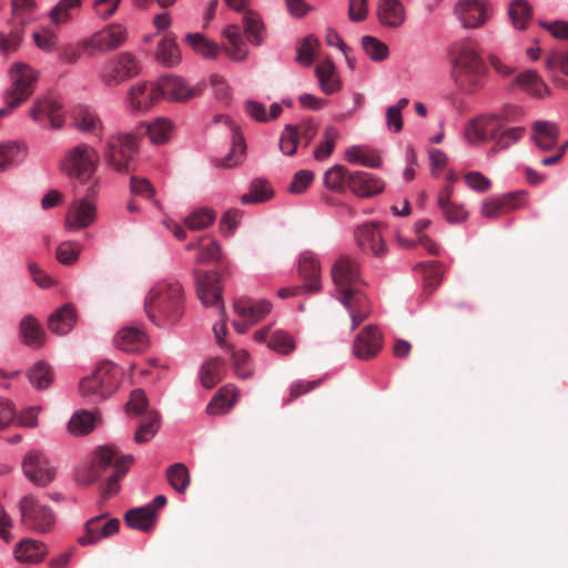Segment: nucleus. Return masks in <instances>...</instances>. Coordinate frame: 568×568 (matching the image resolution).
Segmentation results:
<instances>
[{
  "label": "nucleus",
  "mask_w": 568,
  "mask_h": 568,
  "mask_svg": "<svg viewBox=\"0 0 568 568\" xmlns=\"http://www.w3.org/2000/svg\"><path fill=\"white\" fill-rule=\"evenodd\" d=\"M144 308L149 318L159 326L176 323L184 311L181 284L173 280L156 283L145 297Z\"/></svg>",
  "instance_id": "obj_1"
},
{
  "label": "nucleus",
  "mask_w": 568,
  "mask_h": 568,
  "mask_svg": "<svg viewBox=\"0 0 568 568\" xmlns=\"http://www.w3.org/2000/svg\"><path fill=\"white\" fill-rule=\"evenodd\" d=\"M486 67L479 52L469 43L460 44L453 62L455 84L464 94H473L484 87Z\"/></svg>",
  "instance_id": "obj_2"
},
{
  "label": "nucleus",
  "mask_w": 568,
  "mask_h": 568,
  "mask_svg": "<svg viewBox=\"0 0 568 568\" xmlns=\"http://www.w3.org/2000/svg\"><path fill=\"white\" fill-rule=\"evenodd\" d=\"M139 150L138 136L130 132H118L108 136L102 156L108 169L128 173Z\"/></svg>",
  "instance_id": "obj_3"
},
{
  "label": "nucleus",
  "mask_w": 568,
  "mask_h": 568,
  "mask_svg": "<svg viewBox=\"0 0 568 568\" xmlns=\"http://www.w3.org/2000/svg\"><path fill=\"white\" fill-rule=\"evenodd\" d=\"M331 275L335 285V297L341 303H346L347 297L363 296L359 292L362 278L357 258L351 255L338 257L332 265Z\"/></svg>",
  "instance_id": "obj_4"
},
{
  "label": "nucleus",
  "mask_w": 568,
  "mask_h": 568,
  "mask_svg": "<svg viewBox=\"0 0 568 568\" xmlns=\"http://www.w3.org/2000/svg\"><path fill=\"white\" fill-rule=\"evenodd\" d=\"M9 75L11 85L4 93L7 108H0V115L8 114L33 93L39 74L29 64L14 62L9 70Z\"/></svg>",
  "instance_id": "obj_5"
},
{
  "label": "nucleus",
  "mask_w": 568,
  "mask_h": 568,
  "mask_svg": "<svg viewBox=\"0 0 568 568\" xmlns=\"http://www.w3.org/2000/svg\"><path fill=\"white\" fill-rule=\"evenodd\" d=\"M97 168V150L87 143H79L69 149L60 162V169L65 175L81 182H90Z\"/></svg>",
  "instance_id": "obj_6"
},
{
  "label": "nucleus",
  "mask_w": 568,
  "mask_h": 568,
  "mask_svg": "<svg viewBox=\"0 0 568 568\" xmlns=\"http://www.w3.org/2000/svg\"><path fill=\"white\" fill-rule=\"evenodd\" d=\"M142 71L141 60L131 52L113 55L100 65L99 81L108 88H116L126 80L139 75Z\"/></svg>",
  "instance_id": "obj_7"
},
{
  "label": "nucleus",
  "mask_w": 568,
  "mask_h": 568,
  "mask_svg": "<svg viewBox=\"0 0 568 568\" xmlns=\"http://www.w3.org/2000/svg\"><path fill=\"white\" fill-rule=\"evenodd\" d=\"M121 368L111 362L101 363L97 369L80 382V390L92 400L109 397L119 387Z\"/></svg>",
  "instance_id": "obj_8"
},
{
  "label": "nucleus",
  "mask_w": 568,
  "mask_h": 568,
  "mask_svg": "<svg viewBox=\"0 0 568 568\" xmlns=\"http://www.w3.org/2000/svg\"><path fill=\"white\" fill-rule=\"evenodd\" d=\"M19 510L22 525L34 532H50L57 521L52 508L43 504L36 495L23 496L19 501Z\"/></svg>",
  "instance_id": "obj_9"
},
{
  "label": "nucleus",
  "mask_w": 568,
  "mask_h": 568,
  "mask_svg": "<svg viewBox=\"0 0 568 568\" xmlns=\"http://www.w3.org/2000/svg\"><path fill=\"white\" fill-rule=\"evenodd\" d=\"M128 39V30L123 24L109 23L102 29L80 40L83 53L94 58L114 51Z\"/></svg>",
  "instance_id": "obj_10"
},
{
  "label": "nucleus",
  "mask_w": 568,
  "mask_h": 568,
  "mask_svg": "<svg viewBox=\"0 0 568 568\" xmlns=\"http://www.w3.org/2000/svg\"><path fill=\"white\" fill-rule=\"evenodd\" d=\"M97 193V184L93 183L88 189L87 197H79L70 203L64 221V227L68 232H79L93 224L97 219V207L90 197Z\"/></svg>",
  "instance_id": "obj_11"
},
{
  "label": "nucleus",
  "mask_w": 568,
  "mask_h": 568,
  "mask_svg": "<svg viewBox=\"0 0 568 568\" xmlns=\"http://www.w3.org/2000/svg\"><path fill=\"white\" fill-rule=\"evenodd\" d=\"M454 13L465 29H477L493 17V4L488 0H459Z\"/></svg>",
  "instance_id": "obj_12"
},
{
  "label": "nucleus",
  "mask_w": 568,
  "mask_h": 568,
  "mask_svg": "<svg viewBox=\"0 0 568 568\" xmlns=\"http://www.w3.org/2000/svg\"><path fill=\"white\" fill-rule=\"evenodd\" d=\"M160 98L158 82H136L128 91L125 100L126 110L132 114L145 113Z\"/></svg>",
  "instance_id": "obj_13"
},
{
  "label": "nucleus",
  "mask_w": 568,
  "mask_h": 568,
  "mask_svg": "<svg viewBox=\"0 0 568 568\" xmlns=\"http://www.w3.org/2000/svg\"><path fill=\"white\" fill-rule=\"evenodd\" d=\"M22 471L32 484L40 487L49 485L55 476L54 467L43 454L37 450L26 454L22 460Z\"/></svg>",
  "instance_id": "obj_14"
},
{
  "label": "nucleus",
  "mask_w": 568,
  "mask_h": 568,
  "mask_svg": "<svg viewBox=\"0 0 568 568\" xmlns=\"http://www.w3.org/2000/svg\"><path fill=\"white\" fill-rule=\"evenodd\" d=\"M105 517L106 514H102L85 521L83 527L84 531L78 537V542L81 546L94 545L119 531L120 521L116 518H111L104 524H101Z\"/></svg>",
  "instance_id": "obj_15"
},
{
  "label": "nucleus",
  "mask_w": 568,
  "mask_h": 568,
  "mask_svg": "<svg viewBox=\"0 0 568 568\" xmlns=\"http://www.w3.org/2000/svg\"><path fill=\"white\" fill-rule=\"evenodd\" d=\"M29 115L43 128L59 130L64 124L60 104L49 98L37 99L29 111Z\"/></svg>",
  "instance_id": "obj_16"
},
{
  "label": "nucleus",
  "mask_w": 568,
  "mask_h": 568,
  "mask_svg": "<svg viewBox=\"0 0 568 568\" xmlns=\"http://www.w3.org/2000/svg\"><path fill=\"white\" fill-rule=\"evenodd\" d=\"M196 293L205 307L216 306L223 312L222 287L216 272H204L195 275Z\"/></svg>",
  "instance_id": "obj_17"
},
{
  "label": "nucleus",
  "mask_w": 568,
  "mask_h": 568,
  "mask_svg": "<svg viewBox=\"0 0 568 568\" xmlns=\"http://www.w3.org/2000/svg\"><path fill=\"white\" fill-rule=\"evenodd\" d=\"M503 114H481L468 122L464 130L465 139L473 145L491 139L498 129Z\"/></svg>",
  "instance_id": "obj_18"
},
{
  "label": "nucleus",
  "mask_w": 568,
  "mask_h": 568,
  "mask_svg": "<svg viewBox=\"0 0 568 568\" xmlns=\"http://www.w3.org/2000/svg\"><path fill=\"white\" fill-rule=\"evenodd\" d=\"M160 97L171 102H185L196 95L197 88L179 75H164L158 80Z\"/></svg>",
  "instance_id": "obj_19"
},
{
  "label": "nucleus",
  "mask_w": 568,
  "mask_h": 568,
  "mask_svg": "<svg viewBox=\"0 0 568 568\" xmlns=\"http://www.w3.org/2000/svg\"><path fill=\"white\" fill-rule=\"evenodd\" d=\"M298 272L305 281L302 285L304 292L317 293L321 291V262L314 252L307 250L300 254Z\"/></svg>",
  "instance_id": "obj_20"
},
{
  "label": "nucleus",
  "mask_w": 568,
  "mask_h": 568,
  "mask_svg": "<svg viewBox=\"0 0 568 568\" xmlns=\"http://www.w3.org/2000/svg\"><path fill=\"white\" fill-rule=\"evenodd\" d=\"M347 185L358 197H372L382 193L385 183L379 178L365 171H354L347 175Z\"/></svg>",
  "instance_id": "obj_21"
},
{
  "label": "nucleus",
  "mask_w": 568,
  "mask_h": 568,
  "mask_svg": "<svg viewBox=\"0 0 568 568\" xmlns=\"http://www.w3.org/2000/svg\"><path fill=\"white\" fill-rule=\"evenodd\" d=\"M382 334L377 326L367 325L354 339L353 353L359 359H368L382 349Z\"/></svg>",
  "instance_id": "obj_22"
},
{
  "label": "nucleus",
  "mask_w": 568,
  "mask_h": 568,
  "mask_svg": "<svg viewBox=\"0 0 568 568\" xmlns=\"http://www.w3.org/2000/svg\"><path fill=\"white\" fill-rule=\"evenodd\" d=\"M510 91H524L534 98L548 94V87L535 70H525L514 77L509 84Z\"/></svg>",
  "instance_id": "obj_23"
},
{
  "label": "nucleus",
  "mask_w": 568,
  "mask_h": 568,
  "mask_svg": "<svg viewBox=\"0 0 568 568\" xmlns=\"http://www.w3.org/2000/svg\"><path fill=\"white\" fill-rule=\"evenodd\" d=\"M376 16L383 27L397 29L406 20V10L400 0H378Z\"/></svg>",
  "instance_id": "obj_24"
},
{
  "label": "nucleus",
  "mask_w": 568,
  "mask_h": 568,
  "mask_svg": "<svg viewBox=\"0 0 568 568\" xmlns=\"http://www.w3.org/2000/svg\"><path fill=\"white\" fill-rule=\"evenodd\" d=\"M272 310V304L266 300H253L250 297H240L234 302L235 313L244 321L254 325L264 318Z\"/></svg>",
  "instance_id": "obj_25"
},
{
  "label": "nucleus",
  "mask_w": 568,
  "mask_h": 568,
  "mask_svg": "<svg viewBox=\"0 0 568 568\" xmlns=\"http://www.w3.org/2000/svg\"><path fill=\"white\" fill-rule=\"evenodd\" d=\"M355 237L358 246L364 252H369L375 256H382L386 251L381 232L375 223L361 225L355 232Z\"/></svg>",
  "instance_id": "obj_26"
},
{
  "label": "nucleus",
  "mask_w": 568,
  "mask_h": 568,
  "mask_svg": "<svg viewBox=\"0 0 568 568\" xmlns=\"http://www.w3.org/2000/svg\"><path fill=\"white\" fill-rule=\"evenodd\" d=\"M114 345L128 353H140L148 345L145 333L135 326H128L120 329L114 338Z\"/></svg>",
  "instance_id": "obj_27"
},
{
  "label": "nucleus",
  "mask_w": 568,
  "mask_h": 568,
  "mask_svg": "<svg viewBox=\"0 0 568 568\" xmlns=\"http://www.w3.org/2000/svg\"><path fill=\"white\" fill-rule=\"evenodd\" d=\"M77 318L78 314L74 305L64 304L49 316L48 326L57 335H67L74 327Z\"/></svg>",
  "instance_id": "obj_28"
},
{
  "label": "nucleus",
  "mask_w": 568,
  "mask_h": 568,
  "mask_svg": "<svg viewBox=\"0 0 568 568\" xmlns=\"http://www.w3.org/2000/svg\"><path fill=\"white\" fill-rule=\"evenodd\" d=\"M85 0H59L49 11V18L55 27L73 22Z\"/></svg>",
  "instance_id": "obj_29"
},
{
  "label": "nucleus",
  "mask_w": 568,
  "mask_h": 568,
  "mask_svg": "<svg viewBox=\"0 0 568 568\" xmlns=\"http://www.w3.org/2000/svg\"><path fill=\"white\" fill-rule=\"evenodd\" d=\"M28 155L24 143L7 141L0 143V172L10 170L21 164Z\"/></svg>",
  "instance_id": "obj_30"
},
{
  "label": "nucleus",
  "mask_w": 568,
  "mask_h": 568,
  "mask_svg": "<svg viewBox=\"0 0 568 568\" xmlns=\"http://www.w3.org/2000/svg\"><path fill=\"white\" fill-rule=\"evenodd\" d=\"M524 131L525 129L523 126H507L506 119L503 115L498 129L490 139V141L494 142L493 150L501 151L510 148L521 139Z\"/></svg>",
  "instance_id": "obj_31"
},
{
  "label": "nucleus",
  "mask_w": 568,
  "mask_h": 568,
  "mask_svg": "<svg viewBox=\"0 0 568 568\" xmlns=\"http://www.w3.org/2000/svg\"><path fill=\"white\" fill-rule=\"evenodd\" d=\"M315 74L323 93L329 95L342 89V82L333 62L324 61L318 63L315 68Z\"/></svg>",
  "instance_id": "obj_32"
},
{
  "label": "nucleus",
  "mask_w": 568,
  "mask_h": 568,
  "mask_svg": "<svg viewBox=\"0 0 568 568\" xmlns=\"http://www.w3.org/2000/svg\"><path fill=\"white\" fill-rule=\"evenodd\" d=\"M100 418L97 410H77L69 420L68 429L74 436L87 435L95 428Z\"/></svg>",
  "instance_id": "obj_33"
},
{
  "label": "nucleus",
  "mask_w": 568,
  "mask_h": 568,
  "mask_svg": "<svg viewBox=\"0 0 568 568\" xmlns=\"http://www.w3.org/2000/svg\"><path fill=\"white\" fill-rule=\"evenodd\" d=\"M20 333L29 347L39 348L45 342V333L38 320L32 315H26L21 320Z\"/></svg>",
  "instance_id": "obj_34"
},
{
  "label": "nucleus",
  "mask_w": 568,
  "mask_h": 568,
  "mask_svg": "<svg viewBox=\"0 0 568 568\" xmlns=\"http://www.w3.org/2000/svg\"><path fill=\"white\" fill-rule=\"evenodd\" d=\"M155 59L164 67H175L181 62V53L173 34L164 37L158 43Z\"/></svg>",
  "instance_id": "obj_35"
},
{
  "label": "nucleus",
  "mask_w": 568,
  "mask_h": 568,
  "mask_svg": "<svg viewBox=\"0 0 568 568\" xmlns=\"http://www.w3.org/2000/svg\"><path fill=\"white\" fill-rule=\"evenodd\" d=\"M47 552L45 545L41 541L27 538L14 548V557L18 561L40 562Z\"/></svg>",
  "instance_id": "obj_36"
},
{
  "label": "nucleus",
  "mask_w": 568,
  "mask_h": 568,
  "mask_svg": "<svg viewBox=\"0 0 568 568\" xmlns=\"http://www.w3.org/2000/svg\"><path fill=\"white\" fill-rule=\"evenodd\" d=\"M244 32L253 45H262L267 32L264 22L258 13L246 11L243 16Z\"/></svg>",
  "instance_id": "obj_37"
},
{
  "label": "nucleus",
  "mask_w": 568,
  "mask_h": 568,
  "mask_svg": "<svg viewBox=\"0 0 568 568\" xmlns=\"http://www.w3.org/2000/svg\"><path fill=\"white\" fill-rule=\"evenodd\" d=\"M345 160L352 164H361L377 169L382 165V158L375 152H368L364 145H352L345 151Z\"/></svg>",
  "instance_id": "obj_38"
},
{
  "label": "nucleus",
  "mask_w": 568,
  "mask_h": 568,
  "mask_svg": "<svg viewBox=\"0 0 568 568\" xmlns=\"http://www.w3.org/2000/svg\"><path fill=\"white\" fill-rule=\"evenodd\" d=\"M155 518L156 517L152 514V508L146 506L130 509L125 514L126 525L142 531L151 530L154 526Z\"/></svg>",
  "instance_id": "obj_39"
},
{
  "label": "nucleus",
  "mask_w": 568,
  "mask_h": 568,
  "mask_svg": "<svg viewBox=\"0 0 568 568\" xmlns=\"http://www.w3.org/2000/svg\"><path fill=\"white\" fill-rule=\"evenodd\" d=\"M133 462L134 457L132 454H126L114 462V471L108 478L106 488L103 491L104 498H110L120 490L119 480L126 474Z\"/></svg>",
  "instance_id": "obj_40"
},
{
  "label": "nucleus",
  "mask_w": 568,
  "mask_h": 568,
  "mask_svg": "<svg viewBox=\"0 0 568 568\" xmlns=\"http://www.w3.org/2000/svg\"><path fill=\"white\" fill-rule=\"evenodd\" d=\"M185 42L192 48L194 52L207 59L216 58L220 52V48L215 42L209 40L203 34L197 32L187 33L185 36Z\"/></svg>",
  "instance_id": "obj_41"
},
{
  "label": "nucleus",
  "mask_w": 568,
  "mask_h": 568,
  "mask_svg": "<svg viewBox=\"0 0 568 568\" xmlns=\"http://www.w3.org/2000/svg\"><path fill=\"white\" fill-rule=\"evenodd\" d=\"M160 415L155 410L146 412L143 422L135 432L134 442L143 444L150 442L159 432Z\"/></svg>",
  "instance_id": "obj_42"
},
{
  "label": "nucleus",
  "mask_w": 568,
  "mask_h": 568,
  "mask_svg": "<svg viewBox=\"0 0 568 568\" xmlns=\"http://www.w3.org/2000/svg\"><path fill=\"white\" fill-rule=\"evenodd\" d=\"M273 191L267 181L255 179L251 182L248 192L241 196V203L245 205L262 203L271 199Z\"/></svg>",
  "instance_id": "obj_43"
},
{
  "label": "nucleus",
  "mask_w": 568,
  "mask_h": 568,
  "mask_svg": "<svg viewBox=\"0 0 568 568\" xmlns=\"http://www.w3.org/2000/svg\"><path fill=\"white\" fill-rule=\"evenodd\" d=\"M232 141V148L227 154L215 160L217 166L233 168L242 161L245 153L244 138L240 133L233 132Z\"/></svg>",
  "instance_id": "obj_44"
},
{
  "label": "nucleus",
  "mask_w": 568,
  "mask_h": 568,
  "mask_svg": "<svg viewBox=\"0 0 568 568\" xmlns=\"http://www.w3.org/2000/svg\"><path fill=\"white\" fill-rule=\"evenodd\" d=\"M146 132L153 144H164L172 136L173 124L171 120L166 118H158L148 125Z\"/></svg>",
  "instance_id": "obj_45"
},
{
  "label": "nucleus",
  "mask_w": 568,
  "mask_h": 568,
  "mask_svg": "<svg viewBox=\"0 0 568 568\" xmlns=\"http://www.w3.org/2000/svg\"><path fill=\"white\" fill-rule=\"evenodd\" d=\"M508 17L515 29L523 30L531 19V7L526 0H514L508 8Z\"/></svg>",
  "instance_id": "obj_46"
},
{
  "label": "nucleus",
  "mask_w": 568,
  "mask_h": 568,
  "mask_svg": "<svg viewBox=\"0 0 568 568\" xmlns=\"http://www.w3.org/2000/svg\"><path fill=\"white\" fill-rule=\"evenodd\" d=\"M347 175L344 166L335 164L324 173L323 184L332 192L342 193L345 191Z\"/></svg>",
  "instance_id": "obj_47"
},
{
  "label": "nucleus",
  "mask_w": 568,
  "mask_h": 568,
  "mask_svg": "<svg viewBox=\"0 0 568 568\" xmlns=\"http://www.w3.org/2000/svg\"><path fill=\"white\" fill-rule=\"evenodd\" d=\"M216 217L215 212L210 207H200L192 211L185 219L184 224L191 231H199L210 226Z\"/></svg>",
  "instance_id": "obj_48"
},
{
  "label": "nucleus",
  "mask_w": 568,
  "mask_h": 568,
  "mask_svg": "<svg viewBox=\"0 0 568 568\" xmlns=\"http://www.w3.org/2000/svg\"><path fill=\"white\" fill-rule=\"evenodd\" d=\"M28 378L33 387L38 389H45L52 383L51 368L42 361L37 362L29 368Z\"/></svg>",
  "instance_id": "obj_49"
},
{
  "label": "nucleus",
  "mask_w": 568,
  "mask_h": 568,
  "mask_svg": "<svg viewBox=\"0 0 568 568\" xmlns=\"http://www.w3.org/2000/svg\"><path fill=\"white\" fill-rule=\"evenodd\" d=\"M166 477L174 490L184 493L190 485V474L183 463H175L166 470Z\"/></svg>",
  "instance_id": "obj_50"
},
{
  "label": "nucleus",
  "mask_w": 568,
  "mask_h": 568,
  "mask_svg": "<svg viewBox=\"0 0 568 568\" xmlns=\"http://www.w3.org/2000/svg\"><path fill=\"white\" fill-rule=\"evenodd\" d=\"M362 47L367 57L375 62H382L389 55L387 44L373 36L362 37Z\"/></svg>",
  "instance_id": "obj_51"
},
{
  "label": "nucleus",
  "mask_w": 568,
  "mask_h": 568,
  "mask_svg": "<svg viewBox=\"0 0 568 568\" xmlns=\"http://www.w3.org/2000/svg\"><path fill=\"white\" fill-rule=\"evenodd\" d=\"M339 138V132L336 128L328 125L324 131V141L320 143L314 150V159L323 161L327 159L334 151L335 143Z\"/></svg>",
  "instance_id": "obj_52"
},
{
  "label": "nucleus",
  "mask_w": 568,
  "mask_h": 568,
  "mask_svg": "<svg viewBox=\"0 0 568 568\" xmlns=\"http://www.w3.org/2000/svg\"><path fill=\"white\" fill-rule=\"evenodd\" d=\"M365 303L366 298L364 295L347 297V302L342 303L351 316L353 329L367 317V310Z\"/></svg>",
  "instance_id": "obj_53"
},
{
  "label": "nucleus",
  "mask_w": 568,
  "mask_h": 568,
  "mask_svg": "<svg viewBox=\"0 0 568 568\" xmlns=\"http://www.w3.org/2000/svg\"><path fill=\"white\" fill-rule=\"evenodd\" d=\"M267 347L280 354H290L294 351L295 343L287 332L277 329L270 336Z\"/></svg>",
  "instance_id": "obj_54"
},
{
  "label": "nucleus",
  "mask_w": 568,
  "mask_h": 568,
  "mask_svg": "<svg viewBox=\"0 0 568 568\" xmlns=\"http://www.w3.org/2000/svg\"><path fill=\"white\" fill-rule=\"evenodd\" d=\"M438 205L449 223H459L467 216V212L460 204L450 202L447 196L440 195L438 199Z\"/></svg>",
  "instance_id": "obj_55"
},
{
  "label": "nucleus",
  "mask_w": 568,
  "mask_h": 568,
  "mask_svg": "<svg viewBox=\"0 0 568 568\" xmlns=\"http://www.w3.org/2000/svg\"><path fill=\"white\" fill-rule=\"evenodd\" d=\"M22 40V28H13L9 31H0V52L8 57L17 51Z\"/></svg>",
  "instance_id": "obj_56"
},
{
  "label": "nucleus",
  "mask_w": 568,
  "mask_h": 568,
  "mask_svg": "<svg viewBox=\"0 0 568 568\" xmlns=\"http://www.w3.org/2000/svg\"><path fill=\"white\" fill-rule=\"evenodd\" d=\"M82 246L75 242L65 241L62 242L55 252L57 260L62 265H72L74 264L80 255Z\"/></svg>",
  "instance_id": "obj_57"
},
{
  "label": "nucleus",
  "mask_w": 568,
  "mask_h": 568,
  "mask_svg": "<svg viewBox=\"0 0 568 568\" xmlns=\"http://www.w3.org/2000/svg\"><path fill=\"white\" fill-rule=\"evenodd\" d=\"M201 384L210 389L213 388L220 381V361L217 358L211 359L202 365L200 369Z\"/></svg>",
  "instance_id": "obj_58"
},
{
  "label": "nucleus",
  "mask_w": 568,
  "mask_h": 568,
  "mask_svg": "<svg viewBox=\"0 0 568 568\" xmlns=\"http://www.w3.org/2000/svg\"><path fill=\"white\" fill-rule=\"evenodd\" d=\"M149 402L143 389L136 388L131 392L130 398L126 403L125 410L130 417H138L143 413L146 414Z\"/></svg>",
  "instance_id": "obj_59"
},
{
  "label": "nucleus",
  "mask_w": 568,
  "mask_h": 568,
  "mask_svg": "<svg viewBox=\"0 0 568 568\" xmlns=\"http://www.w3.org/2000/svg\"><path fill=\"white\" fill-rule=\"evenodd\" d=\"M318 48V41L313 36L306 37L297 49L296 61L305 67H310Z\"/></svg>",
  "instance_id": "obj_60"
},
{
  "label": "nucleus",
  "mask_w": 568,
  "mask_h": 568,
  "mask_svg": "<svg viewBox=\"0 0 568 568\" xmlns=\"http://www.w3.org/2000/svg\"><path fill=\"white\" fill-rule=\"evenodd\" d=\"M298 141L297 126L287 124L280 139V149L285 155H293L296 152Z\"/></svg>",
  "instance_id": "obj_61"
},
{
  "label": "nucleus",
  "mask_w": 568,
  "mask_h": 568,
  "mask_svg": "<svg viewBox=\"0 0 568 568\" xmlns=\"http://www.w3.org/2000/svg\"><path fill=\"white\" fill-rule=\"evenodd\" d=\"M77 128L82 132H92L100 135L103 131V125L100 118L92 112H84L77 121Z\"/></svg>",
  "instance_id": "obj_62"
},
{
  "label": "nucleus",
  "mask_w": 568,
  "mask_h": 568,
  "mask_svg": "<svg viewBox=\"0 0 568 568\" xmlns=\"http://www.w3.org/2000/svg\"><path fill=\"white\" fill-rule=\"evenodd\" d=\"M116 456L115 450L110 446L98 447L92 456V467L105 469L113 463Z\"/></svg>",
  "instance_id": "obj_63"
},
{
  "label": "nucleus",
  "mask_w": 568,
  "mask_h": 568,
  "mask_svg": "<svg viewBox=\"0 0 568 568\" xmlns=\"http://www.w3.org/2000/svg\"><path fill=\"white\" fill-rule=\"evenodd\" d=\"M314 180V173L311 170H300L294 174L293 181L288 187L292 194H302Z\"/></svg>",
  "instance_id": "obj_64"
}]
</instances>
